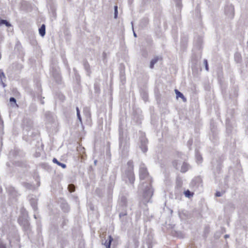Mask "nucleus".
<instances>
[{
	"label": "nucleus",
	"instance_id": "obj_2",
	"mask_svg": "<svg viewBox=\"0 0 248 248\" xmlns=\"http://www.w3.org/2000/svg\"><path fill=\"white\" fill-rule=\"evenodd\" d=\"M128 165L129 166V170L126 171L125 174L124 175V178L125 181L127 182L126 179H128L129 182L130 184H133L135 180V177L133 172V166L132 163L131 162H128Z\"/></svg>",
	"mask_w": 248,
	"mask_h": 248
},
{
	"label": "nucleus",
	"instance_id": "obj_19",
	"mask_svg": "<svg viewBox=\"0 0 248 248\" xmlns=\"http://www.w3.org/2000/svg\"><path fill=\"white\" fill-rule=\"evenodd\" d=\"M203 63L205 65L206 70L208 71V65L207 61L206 60H204Z\"/></svg>",
	"mask_w": 248,
	"mask_h": 248
},
{
	"label": "nucleus",
	"instance_id": "obj_8",
	"mask_svg": "<svg viewBox=\"0 0 248 248\" xmlns=\"http://www.w3.org/2000/svg\"><path fill=\"white\" fill-rule=\"evenodd\" d=\"M177 98H181L184 102L186 101V98L185 97L183 93L178 91L177 90H175Z\"/></svg>",
	"mask_w": 248,
	"mask_h": 248
},
{
	"label": "nucleus",
	"instance_id": "obj_24",
	"mask_svg": "<svg viewBox=\"0 0 248 248\" xmlns=\"http://www.w3.org/2000/svg\"><path fill=\"white\" fill-rule=\"evenodd\" d=\"M57 75H58V73H56V74L54 73L53 74V76L54 77H55V76L56 77V76H57Z\"/></svg>",
	"mask_w": 248,
	"mask_h": 248
},
{
	"label": "nucleus",
	"instance_id": "obj_13",
	"mask_svg": "<svg viewBox=\"0 0 248 248\" xmlns=\"http://www.w3.org/2000/svg\"><path fill=\"white\" fill-rule=\"evenodd\" d=\"M2 24L5 25L7 27H11V24L9 22H8L7 20H4V19H0V25H2Z\"/></svg>",
	"mask_w": 248,
	"mask_h": 248
},
{
	"label": "nucleus",
	"instance_id": "obj_21",
	"mask_svg": "<svg viewBox=\"0 0 248 248\" xmlns=\"http://www.w3.org/2000/svg\"><path fill=\"white\" fill-rule=\"evenodd\" d=\"M10 102H11V103H13H13H14L15 104H16V99H15L14 97H11V98H10Z\"/></svg>",
	"mask_w": 248,
	"mask_h": 248
},
{
	"label": "nucleus",
	"instance_id": "obj_18",
	"mask_svg": "<svg viewBox=\"0 0 248 248\" xmlns=\"http://www.w3.org/2000/svg\"><path fill=\"white\" fill-rule=\"evenodd\" d=\"M31 205L32 206V208L34 210L36 209V202L35 200H34L33 202H31Z\"/></svg>",
	"mask_w": 248,
	"mask_h": 248
},
{
	"label": "nucleus",
	"instance_id": "obj_11",
	"mask_svg": "<svg viewBox=\"0 0 248 248\" xmlns=\"http://www.w3.org/2000/svg\"><path fill=\"white\" fill-rule=\"evenodd\" d=\"M53 162L54 163H56L59 166L62 167V168L64 169L66 168V165L63 163H62L59 162L57 159L55 158H54L52 160Z\"/></svg>",
	"mask_w": 248,
	"mask_h": 248
},
{
	"label": "nucleus",
	"instance_id": "obj_16",
	"mask_svg": "<svg viewBox=\"0 0 248 248\" xmlns=\"http://www.w3.org/2000/svg\"><path fill=\"white\" fill-rule=\"evenodd\" d=\"M68 188L70 192H72L75 191V186L73 185H69L68 186Z\"/></svg>",
	"mask_w": 248,
	"mask_h": 248
},
{
	"label": "nucleus",
	"instance_id": "obj_15",
	"mask_svg": "<svg viewBox=\"0 0 248 248\" xmlns=\"http://www.w3.org/2000/svg\"><path fill=\"white\" fill-rule=\"evenodd\" d=\"M76 111H77V115L78 117V119L79 121L81 124H82V119L81 117L80 114L79 110L78 107L76 108Z\"/></svg>",
	"mask_w": 248,
	"mask_h": 248
},
{
	"label": "nucleus",
	"instance_id": "obj_10",
	"mask_svg": "<svg viewBox=\"0 0 248 248\" xmlns=\"http://www.w3.org/2000/svg\"><path fill=\"white\" fill-rule=\"evenodd\" d=\"M159 59V58L158 57H155L151 61L150 65V68H153L155 64L156 63Z\"/></svg>",
	"mask_w": 248,
	"mask_h": 248
},
{
	"label": "nucleus",
	"instance_id": "obj_25",
	"mask_svg": "<svg viewBox=\"0 0 248 248\" xmlns=\"http://www.w3.org/2000/svg\"><path fill=\"white\" fill-rule=\"evenodd\" d=\"M134 35L135 37H137V35H136V34L135 33V32H134Z\"/></svg>",
	"mask_w": 248,
	"mask_h": 248
},
{
	"label": "nucleus",
	"instance_id": "obj_29",
	"mask_svg": "<svg viewBox=\"0 0 248 248\" xmlns=\"http://www.w3.org/2000/svg\"><path fill=\"white\" fill-rule=\"evenodd\" d=\"M1 190H2L1 188H0V192L1 191Z\"/></svg>",
	"mask_w": 248,
	"mask_h": 248
},
{
	"label": "nucleus",
	"instance_id": "obj_5",
	"mask_svg": "<svg viewBox=\"0 0 248 248\" xmlns=\"http://www.w3.org/2000/svg\"><path fill=\"white\" fill-rule=\"evenodd\" d=\"M6 80V78L4 72L1 69H0V82L3 88L5 87L6 86V85L5 84Z\"/></svg>",
	"mask_w": 248,
	"mask_h": 248
},
{
	"label": "nucleus",
	"instance_id": "obj_17",
	"mask_svg": "<svg viewBox=\"0 0 248 248\" xmlns=\"http://www.w3.org/2000/svg\"><path fill=\"white\" fill-rule=\"evenodd\" d=\"M118 15V7L117 6H114V18H116Z\"/></svg>",
	"mask_w": 248,
	"mask_h": 248
},
{
	"label": "nucleus",
	"instance_id": "obj_7",
	"mask_svg": "<svg viewBox=\"0 0 248 248\" xmlns=\"http://www.w3.org/2000/svg\"><path fill=\"white\" fill-rule=\"evenodd\" d=\"M39 32L40 35L43 37L46 33V27L44 24L42 25L41 27L39 29Z\"/></svg>",
	"mask_w": 248,
	"mask_h": 248
},
{
	"label": "nucleus",
	"instance_id": "obj_28",
	"mask_svg": "<svg viewBox=\"0 0 248 248\" xmlns=\"http://www.w3.org/2000/svg\"><path fill=\"white\" fill-rule=\"evenodd\" d=\"M96 162H97V161H96V160H95V161H94V164H96Z\"/></svg>",
	"mask_w": 248,
	"mask_h": 248
},
{
	"label": "nucleus",
	"instance_id": "obj_23",
	"mask_svg": "<svg viewBox=\"0 0 248 248\" xmlns=\"http://www.w3.org/2000/svg\"><path fill=\"white\" fill-rule=\"evenodd\" d=\"M216 196L220 197L221 196V193L219 192H217L216 194Z\"/></svg>",
	"mask_w": 248,
	"mask_h": 248
},
{
	"label": "nucleus",
	"instance_id": "obj_6",
	"mask_svg": "<svg viewBox=\"0 0 248 248\" xmlns=\"http://www.w3.org/2000/svg\"><path fill=\"white\" fill-rule=\"evenodd\" d=\"M188 165L186 163L184 162L179 170L181 172H185L188 170Z\"/></svg>",
	"mask_w": 248,
	"mask_h": 248
},
{
	"label": "nucleus",
	"instance_id": "obj_3",
	"mask_svg": "<svg viewBox=\"0 0 248 248\" xmlns=\"http://www.w3.org/2000/svg\"><path fill=\"white\" fill-rule=\"evenodd\" d=\"M147 140L145 138L141 139L140 142V147L143 153H145L147 151Z\"/></svg>",
	"mask_w": 248,
	"mask_h": 248
},
{
	"label": "nucleus",
	"instance_id": "obj_14",
	"mask_svg": "<svg viewBox=\"0 0 248 248\" xmlns=\"http://www.w3.org/2000/svg\"><path fill=\"white\" fill-rule=\"evenodd\" d=\"M184 194L186 197L189 198L192 197L193 195V193L191 192L189 190L185 191Z\"/></svg>",
	"mask_w": 248,
	"mask_h": 248
},
{
	"label": "nucleus",
	"instance_id": "obj_20",
	"mask_svg": "<svg viewBox=\"0 0 248 248\" xmlns=\"http://www.w3.org/2000/svg\"><path fill=\"white\" fill-rule=\"evenodd\" d=\"M197 158V160L198 161V162L199 163H200L201 162V161H202V156L200 155H198L196 157Z\"/></svg>",
	"mask_w": 248,
	"mask_h": 248
},
{
	"label": "nucleus",
	"instance_id": "obj_1",
	"mask_svg": "<svg viewBox=\"0 0 248 248\" xmlns=\"http://www.w3.org/2000/svg\"><path fill=\"white\" fill-rule=\"evenodd\" d=\"M140 178L141 184L140 186V191L142 192L143 202L144 203L150 201L153 195V190L150 184L151 178L149 175L147 169L144 165H141L139 170Z\"/></svg>",
	"mask_w": 248,
	"mask_h": 248
},
{
	"label": "nucleus",
	"instance_id": "obj_12",
	"mask_svg": "<svg viewBox=\"0 0 248 248\" xmlns=\"http://www.w3.org/2000/svg\"><path fill=\"white\" fill-rule=\"evenodd\" d=\"M120 148L124 151H127V145H125L124 143H123L122 141L120 143Z\"/></svg>",
	"mask_w": 248,
	"mask_h": 248
},
{
	"label": "nucleus",
	"instance_id": "obj_9",
	"mask_svg": "<svg viewBox=\"0 0 248 248\" xmlns=\"http://www.w3.org/2000/svg\"><path fill=\"white\" fill-rule=\"evenodd\" d=\"M113 240V238L111 236H108V240H106V241L104 243V245L106 246V248H110V244Z\"/></svg>",
	"mask_w": 248,
	"mask_h": 248
},
{
	"label": "nucleus",
	"instance_id": "obj_27",
	"mask_svg": "<svg viewBox=\"0 0 248 248\" xmlns=\"http://www.w3.org/2000/svg\"><path fill=\"white\" fill-rule=\"evenodd\" d=\"M231 10H232V11H233V7H232V8H231Z\"/></svg>",
	"mask_w": 248,
	"mask_h": 248
},
{
	"label": "nucleus",
	"instance_id": "obj_26",
	"mask_svg": "<svg viewBox=\"0 0 248 248\" xmlns=\"http://www.w3.org/2000/svg\"><path fill=\"white\" fill-rule=\"evenodd\" d=\"M225 238H227V237H228V235H225Z\"/></svg>",
	"mask_w": 248,
	"mask_h": 248
},
{
	"label": "nucleus",
	"instance_id": "obj_4",
	"mask_svg": "<svg viewBox=\"0 0 248 248\" xmlns=\"http://www.w3.org/2000/svg\"><path fill=\"white\" fill-rule=\"evenodd\" d=\"M184 160L181 158L180 159H176L173 162V165L176 169L179 170Z\"/></svg>",
	"mask_w": 248,
	"mask_h": 248
},
{
	"label": "nucleus",
	"instance_id": "obj_22",
	"mask_svg": "<svg viewBox=\"0 0 248 248\" xmlns=\"http://www.w3.org/2000/svg\"><path fill=\"white\" fill-rule=\"evenodd\" d=\"M0 248H6L5 245L1 240H0Z\"/></svg>",
	"mask_w": 248,
	"mask_h": 248
}]
</instances>
